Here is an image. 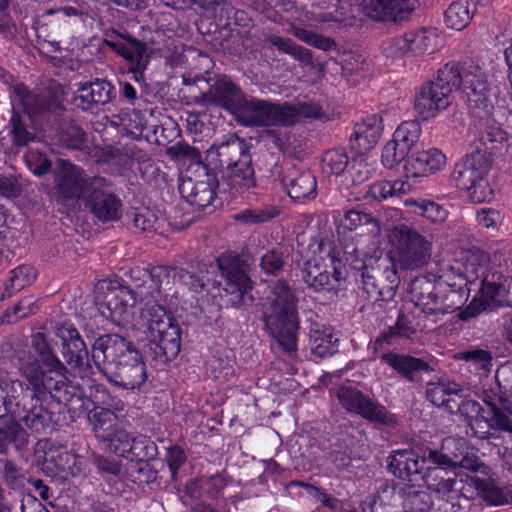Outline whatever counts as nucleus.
<instances>
[{
	"label": "nucleus",
	"instance_id": "nucleus-11",
	"mask_svg": "<svg viewBox=\"0 0 512 512\" xmlns=\"http://www.w3.org/2000/svg\"><path fill=\"white\" fill-rule=\"evenodd\" d=\"M336 396L348 412L355 413L372 423L389 428H394L398 425V418L395 414L352 386H341L337 390Z\"/></svg>",
	"mask_w": 512,
	"mask_h": 512
},
{
	"label": "nucleus",
	"instance_id": "nucleus-48",
	"mask_svg": "<svg viewBox=\"0 0 512 512\" xmlns=\"http://www.w3.org/2000/svg\"><path fill=\"white\" fill-rule=\"evenodd\" d=\"M342 223L344 227L349 230H355L361 226H368L369 233L374 235L379 234L381 231L379 220L371 213L362 210H345Z\"/></svg>",
	"mask_w": 512,
	"mask_h": 512
},
{
	"label": "nucleus",
	"instance_id": "nucleus-9",
	"mask_svg": "<svg viewBox=\"0 0 512 512\" xmlns=\"http://www.w3.org/2000/svg\"><path fill=\"white\" fill-rule=\"evenodd\" d=\"M101 284L97 289L95 303L100 314L111 320L114 324L121 325L128 321L131 308L142 298L144 293H135L133 289L119 283Z\"/></svg>",
	"mask_w": 512,
	"mask_h": 512
},
{
	"label": "nucleus",
	"instance_id": "nucleus-26",
	"mask_svg": "<svg viewBox=\"0 0 512 512\" xmlns=\"http://www.w3.org/2000/svg\"><path fill=\"white\" fill-rule=\"evenodd\" d=\"M281 184L295 201L312 200L317 195L316 177L309 170L292 166L281 177Z\"/></svg>",
	"mask_w": 512,
	"mask_h": 512
},
{
	"label": "nucleus",
	"instance_id": "nucleus-29",
	"mask_svg": "<svg viewBox=\"0 0 512 512\" xmlns=\"http://www.w3.org/2000/svg\"><path fill=\"white\" fill-rule=\"evenodd\" d=\"M464 481L450 474L440 485L433 490L437 495V512H458L463 507V502L468 501L464 494Z\"/></svg>",
	"mask_w": 512,
	"mask_h": 512
},
{
	"label": "nucleus",
	"instance_id": "nucleus-39",
	"mask_svg": "<svg viewBox=\"0 0 512 512\" xmlns=\"http://www.w3.org/2000/svg\"><path fill=\"white\" fill-rule=\"evenodd\" d=\"M158 296L156 295V298ZM150 304L146 303V307L141 311V319L146 326L145 332H153L156 331V327L159 329H169L170 326L177 325L178 323L173 318V316L166 311V309L156 303Z\"/></svg>",
	"mask_w": 512,
	"mask_h": 512
},
{
	"label": "nucleus",
	"instance_id": "nucleus-37",
	"mask_svg": "<svg viewBox=\"0 0 512 512\" xmlns=\"http://www.w3.org/2000/svg\"><path fill=\"white\" fill-rule=\"evenodd\" d=\"M491 416L485 421L491 429H511L512 402L505 396L493 393V400H487Z\"/></svg>",
	"mask_w": 512,
	"mask_h": 512
},
{
	"label": "nucleus",
	"instance_id": "nucleus-56",
	"mask_svg": "<svg viewBox=\"0 0 512 512\" xmlns=\"http://www.w3.org/2000/svg\"><path fill=\"white\" fill-rule=\"evenodd\" d=\"M149 461H137L130 465L128 475L134 483L143 485L156 481L158 471L151 466Z\"/></svg>",
	"mask_w": 512,
	"mask_h": 512
},
{
	"label": "nucleus",
	"instance_id": "nucleus-63",
	"mask_svg": "<svg viewBox=\"0 0 512 512\" xmlns=\"http://www.w3.org/2000/svg\"><path fill=\"white\" fill-rule=\"evenodd\" d=\"M504 217L502 213L491 207H483L476 211V221L483 228L497 231Z\"/></svg>",
	"mask_w": 512,
	"mask_h": 512
},
{
	"label": "nucleus",
	"instance_id": "nucleus-10",
	"mask_svg": "<svg viewBox=\"0 0 512 512\" xmlns=\"http://www.w3.org/2000/svg\"><path fill=\"white\" fill-rule=\"evenodd\" d=\"M104 43L128 63V72L132 79L141 82L150 62L147 44L127 31L108 30L104 33Z\"/></svg>",
	"mask_w": 512,
	"mask_h": 512
},
{
	"label": "nucleus",
	"instance_id": "nucleus-36",
	"mask_svg": "<svg viewBox=\"0 0 512 512\" xmlns=\"http://www.w3.org/2000/svg\"><path fill=\"white\" fill-rule=\"evenodd\" d=\"M309 345L312 354L324 358L337 351L338 338L331 328L314 324L309 332Z\"/></svg>",
	"mask_w": 512,
	"mask_h": 512
},
{
	"label": "nucleus",
	"instance_id": "nucleus-21",
	"mask_svg": "<svg viewBox=\"0 0 512 512\" xmlns=\"http://www.w3.org/2000/svg\"><path fill=\"white\" fill-rule=\"evenodd\" d=\"M91 192L85 207L102 222L116 221L122 215V203L110 190L109 182L103 177H92Z\"/></svg>",
	"mask_w": 512,
	"mask_h": 512
},
{
	"label": "nucleus",
	"instance_id": "nucleus-1",
	"mask_svg": "<svg viewBox=\"0 0 512 512\" xmlns=\"http://www.w3.org/2000/svg\"><path fill=\"white\" fill-rule=\"evenodd\" d=\"M298 303L295 289L287 281L278 279L270 286V294L261 307L264 330L289 357H295L298 351Z\"/></svg>",
	"mask_w": 512,
	"mask_h": 512
},
{
	"label": "nucleus",
	"instance_id": "nucleus-44",
	"mask_svg": "<svg viewBox=\"0 0 512 512\" xmlns=\"http://www.w3.org/2000/svg\"><path fill=\"white\" fill-rule=\"evenodd\" d=\"M88 420L96 437L104 441L116 428L117 416L111 410L94 408L88 413Z\"/></svg>",
	"mask_w": 512,
	"mask_h": 512
},
{
	"label": "nucleus",
	"instance_id": "nucleus-62",
	"mask_svg": "<svg viewBox=\"0 0 512 512\" xmlns=\"http://www.w3.org/2000/svg\"><path fill=\"white\" fill-rule=\"evenodd\" d=\"M2 466L0 475L4 483L11 489H18L23 485V476L20 468L9 459H0Z\"/></svg>",
	"mask_w": 512,
	"mask_h": 512
},
{
	"label": "nucleus",
	"instance_id": "nucleus-27",
	"mask_svg": "<svg viewBox=\"0 0 512 512\" xmlns=\"http://www.w3.org/2000/svg\"><path fill=\"white\" fill-rule=\"evenodd\" d=\"M380 358L399 376L411 383L421 382L424 374L433 371L428 362L409 354L387 352L383 353Z\"/></svg>",
	"mask_w": 512,
	"mask_h": 512
},
{
	"label": "nucleus",
	"instance_id": "nucleus-16",
	"mask_svg": "<svg viewBox=\"0 0 512 512\" xmlns=\"http://www.w3.org/2000/svg\"><path fill=\"white\" fill-rule=\"evenodd\" d=\"M55 334L61 340V354L65 363L81 378L94 374L89 351L79 331L72 324L63 323L55 326Z\"/></svg>",
	"mask_w": 512,
	"mask_h": 512
},
{
	"label": "nucleus",
	"instance_id": "nucleus-14",
	"mask_svg": "<svg viewBox=\"0 0 512 512\" xmlns=\"http://www.w3.org/2000/svg\"><path fill=\"white\" fill-rule=\"evenodd\" d=\"M47 397L25 396L24 389L17 398L12 414L20 424L34 434H48L54 429L56 423L55 413L44 406Z\"/></svg>",
	"mask_w": 512,
	"mask_h": 512
},
{
	"label": "nucleus",
	"instance_id": "nucleus-20",
	"mask_svg": "<svg viewBox=\"0 0 512 512\" xmlns=\"http://www.w3.org/2000/svg\"><path fill=\"white\" fill-rule=\"evenodd\" d=\"M244 94L230 77L218 75L210 80L207 91L194 97V102L201 106L221 107L234 115Z\"/></svg>",
	"mask_w": 512,
	"mask_h": 512
},
{
	"label": "nucleus",
	"instance_id": "nucleus-38",
	"mask_svg": "<svg viewBox=\"0 0 512 512\" xmlns=\"http://www.w3.org/2000/svg\"><path fill=\"white\" fill-rule=\"evenodd\" d=\"M28 440L26 429L17 419L11 417L3 427H0V454L8 453V444H12L17 451H23L27 448Z\"/></svg>",
	"mask_w": 512,
	"mask_h": 512
},
{
	"label": "nucleus",
	"instance_id": "nucleus-30",
	"mask_svg": "<svg viewBox=\"0 0 512 512\" xmlns=\"http://www.w3.org/2000/svg\"><path fill=\"white\" fill-rule=\"evenodd\" d=\"M383 131L382 117L379 114L367 116L356 123L350 137V145L357 153L372 149L380 140Z\"/></svg>",
	"mask_w": 512,
	"mask_h": 512
},
{
	"label": "nucleus",
	"instance_id": "nucleus-42",
	"mask_svg": "<svg viewBox=\"0 0 512 512\" xmlns=\"http://www.w3.org/2000/svg\"><path fill=\"white\" fill-rule=\"evenodd\" d=\"M507 140L508 135L500 126L488 124L480 133L478 145L474 152H482L492 158V154L501 149Z\"/></svg>",
	"mask_w": 512,
	"mask_h": 512
},
{
	"label": "nucleus",
	"instance_id": "nucleus-54",
	"mask_svg": "<svg viewBox=\"0 0 512 512\" xmlns=\"http://www.w3.org/2000/svg\"><path fill=\"white\" fill-rule=\"evenodd\" d=\"M134 436L126 430L116 427L110 437L105 439L103 442L106 443V447L110 452L114 454L128 458V452L131 450V444Z\"/></svg>",
	"mask_w": 512,
	"mask_h": 512
},
{
	"label": "nucleus",
	"instance_id": "nucleus-2",
	"mask_svg": "<svg viewBox=\"0 0 512 512\" xmlns=\"http://www.w3.org/2000/svg\"><path fill=\"white\" fill-rule=\"evenodd\" d=\"M207 155L211 159H217L221 168V177L217 182L219 193L230 196L255 194L257 181L245 139L230 134L224 141L213 144Z\"/></svg>",
	"mask_w": 512,
	"mask_h": 512
},
{
	"label": "nucleus",
	"instance_id": "nucleus-61",
	"mask_svg": "<svg viewBox=\"0 0 512 512\" xmlns=\"http://www.w3.org/2000/svg\"><path fill=\"white\" fill-rule=\"evenodd\" d=\"M446 467L433 463L425 464L420 480L425 483L429 490L433 491L440 485V482H443L451 474L445 469Z\"/></svg>",
	"mask_w": 512,
	"mask_h": 512
},
{
	"label": "nucleus",
	"instance_id": "nucleus-58",
	"mask_svg": "<svg viewBox=\"0 0 512 512\" xmlns=\"http://www.w3.org/2000/svg\"><path fill=\"white\" fill-rule=\"evenodd\" d=\"M60 141L68 149L85 150L87 148V134L78 125H69L60 134Z\"/></svg>",
	"mask_w": 512,
	"mask_h": 512
},
{
	"label": "nucleus",
	"instance_id": "nucleus-34",
	"mask_svg": "<svg viewBox=\"0 0 512 512\" xmlns=\"http://www.w3.org/2000/svg\"><path fill=\"white\" fill-rule=\"evenodd\" d=\"M445 163L446 157L440 150L430 149L410 155L405 169L412 177H419L440 171Z\"/></svg>",
	"mask_w": 512,
	"mask_h": 512
},
{
	"label": "nucleus",
	"instance_id": "nucleus-25",
	"mask_svg": "<svg viewBox=\"0 0 512 512\" xmlns=\"http://www.w3.org/2000/svg\"><path fill=\"white\" fill-rule=\"evenodd\" d=\"M431 448L421 450V454L414 450H397L393 451L388 457V470L397 478L417 484L420 481L423 466L433 463L431 460L425 459L424 453Z\"/></svg>",
	"mask_w": 512,
	"mask_h": 512
},
{
	"label": "nucleus",
	"instance_id": "nucleus-33",
	"mask_svg": "<svg viewBox=\"0 0 512 512\" xmlns=\"http://www.w3.org/2000/svg\"><path fill=\"white\" fill-rule=\"evenodd\" d=\"M218 179L214 175L207 174V179L193 182L192 179L184 181L179 186L181 195L191 205L203 209L212 204L215 196Z\"/></svg>",
	"mask_w": 512,
	"mask_h": 512
},
{
	"label": "nucleus",
	"instance_id": "nucleus-23",
	"mask_svg": "<svg viewBox=\"0 0 512 512\" xmlns=\"http://www.w3.org/2000/svg\"><path fill=\"white\" fill-rule=\"evenodd\" d=\"M105 378L113 385L126 389H139L147 380L146 365L135 349L114 366L104 368Z\"/></svg>",
	"mask_w": 512,
	"mask_h": 512
},
{
	"label": "nucleus",
	"instance_id": "nucleus-13",
	"mask_svg": "<svg viewBox=\"0 0 512 512\" xmlns=\"http://www.w3.org/2000/svg\"><path fill=\"white\" fill-rule=\"evenodd\" d=\"M92 177H86L84 171L70 162L62 161L56 179L55 199L58 204L75 208L80 200L84 203L91 192Z\"/></svg>",
	"mask_w": 512,
	"mask_h": 512
},
{
	"label": "nucleus",
	"instance_id": "nucleus-8",
	"mask_svg": "<svg viewBox=\"0 0 512 512\" xmlns=\"http://www.w3.org/2000/svg\"><path fill=\"white\" fill-rule=\"evenodd\" d=\"M19 372L27 381L24 384L25 396L47 397L48 395L58 403L67 404L74 397L75 387L70 384L66 376L54 377L44 371L38 359L29 357L19 366Z\"/></svg>",
	"mask_w": 512,
	"mask_h": 512
},
{
	"label": "nucleus",
	"instance_id": "nucleus-15",
	"mask_svg": "<svg viewBox=\"0 0 512 512\" xmlns=\"http://www.w3.org/2000/svg\"><path fill=\"white\" fill-rule=\"evenodd\" d=\"M393 264L388 257H370L357 269L356 280L360 282L361 289L369 296L377 300L382 296L380 282H387L390 289L397 287L400 275L393 269Z\"/></svg>",
	"mask_w": 512,
	"mask_h": 512
},
{
	"label": "nucleus",
	"instance_id": "nucleus-47",
	"mask_svg": "<svg viewBox=\"0 0 512 512\" xmlns=\"http://www.w3.org/2000/svg\"><path fill=\"white\" fill-rule=\"evenodd\" d=\"M10 277L5 283L3 298L11 297L15 292L22 290L36 279V271L30 265H20L10 272Z\"/></svg>",
	"mask_w": 512,
	"mask_h": 512
},
{
	"label": "nucleus",
	"instance_id": "nucleus-52",
	"mask_svg": "<svg viewBox=\"0 0 512 512\" xmlns=\"http://www.w3.org/2000/svg\"><path fill=\"white\" fill-rule=\"evenodd\" d=\"M389 4L381 22L385 24H402L408 21L414 11V4L411 0H393Z\"/></svg>",
	"mask_w": 512,
	"mask_h": 512
},
{
	"label": "nucleus",
	"instance_id": "nucleus-43",
	"mask_svg": "<svg viewBox=\"0 0 512 512\" xmlns=\"http://www.w3.org/2000/svg\"><path fill=\"white\" fill-rule=\"evenodd\" d=\"M373 168L369 165L365 152L357 153L344 173V183L348 187H357L364 184L372 176Z\"/></svg>",
	"mask_w": 512,
	"mask_h": 512
},
{
	"label": "nucleus",
	"instance_id": "nucleus-24",
	"mask_svg": "<svg viewBox=\"0 0 512 512\" xmlns=\"http://www.w3.org/2000/svg\"><path fill=\"white\" fill-rule=\"evenodd\" d=\"M462 92L471 109L488 111L492 106L489 98V87L485 73L478 65H460Z\"/></svg>",
	"mask_w": 512,
	"mask_h": 512
},
{
	"label": "nucleus",
	"instance_id": "nucleus-51",
	"mask_svg": "<svg viewBox=\"0 0 512 512\" xmlns=\"http://www.w3.org/2000/svg\"><path fill=\"white\" fill-rule=\"evenodd\" d=\"M128 458L132 462L155 459L158 454L157 445L147 436H134Z\"/></svg>",
	"mask_w": 512,
	"mask_h": 512
},
{
	"label": "nucleus",
	"instance_id": "nucleus-31",
	"mask_svg": "<svg viewBox=\"0 0 512 512\" xmlns=\"http://www.w3.org/2000/svg\"><path fill=\"white\" fill-rule=\"evenodd\" d=\"M172 268L169 266H155L151 270L146 269H133L131 271V279L134 283L135 293L142 291L144 296L139 298L143 300L150 295L151 298L156 300V295H161V284L164 279L170 277Z\"/></svg>",
	"mask_w": 512,
	"mask_h": 512
},
{
	"label": "nucleus",
	"instance_id": "nucleus-35",
	"mask_svg": "<svg viewBox=\"0 0 512 512\" xmlns=\"http://www.w3.org/2000/svg\"><path fill=\"white\" fill-rule=\"evenodd\" d=\"M282 126H293L302 119L326 120L321 106L311 102L283 103Z\"/></svg>",
	"mask_w": 512,
	"mask_h": 512
},
{
	"label": "nucleus",
	"instance_id": "nucleus-19",
	"mask_svg": "<svg viewBox=\"0 0 512 512\" xmlns=\"http://www.w3.org/2000/svg\"><path fill=\"white\" fill-rule=\"evenodd\" d=\"M146 339L142 345V351L146 358L157 364H166L174 360L181 348V328L179 324L170 326L169 329H159L145 332Z\"/></svg>",
	"mask_w": 512,
	"mask_h": 512
},
{
	"label": "nucleus",
	"instance_id": "nucleus-3",
	"mask_svg": "<svg viewBox=\"0 0 512 512\" xmlns=\"http://www.w3.org/2000/svg\"><path fill=\"white\" fill-rule=\"evenodd\" d=\"M460 64L448 62L433 80L422 84L415 94L414 109L423 120H428L447 109L453 101V91L460 88Z\"/></svg>",
	"mask_w": 512,
	"mask_h": 512
},
{
	"label": "nucleus",
	"instance_id": "nucleus-7",
	"mask_svg": "<svg viewBox=\"0 0 512 512\" xmlns=\"http://www.w3.org/2000/svg\"><path fill=\"white\" fill-rule=\"evenodd\" d=\"M492 158L482 152H471L457 162L451 174L455 186L467 193L473 203L490 201L493 190L488 181Z\"/></svg>",
	"mask_w": 512,
	"mask_h": 512
},
{
	"label": "nucleus",
	"instance_id": "nucleus-17",
	"mask_svg": "<svg viewBox=\"0 0 512 512\" xmlns=\"http://www.w3.org/2000/svg\"><path fill=\"white\" fill-rule=\"evenodd\" d=\"M283 103L277 104L244 94L234 117L246 127L282 126Z\"/></svg>",
	"mask_w": 512,
	"mask_h": 512
},
{
	"label": "nucleus",
	"instance_id": "nucleus-50",
	"mask_svg": "<svg viewBox=\"0 0 512 512\" xmlns=\"http://www.w3.org/2000/svg\"><path fill=\"white\" fill-rule=\"evenodd\" d=\"M454 391L458 390V383L448 378H439L436 382H429L426 386V399L434 406L441 408L445 400Z\"/></svg>",
	"mask_w": 512,
	"mask_h": 512
},
{
	"label": "nucleus",
	"instance_id": "nucleus-60",
	"mask_svg": "<svg viewBox=\"0 0 512 512\" xmlns=\"http://www.w3.org/2000/svg\"><path fill=\"white\" fill-rule=\"evenodd\" d=\"M37 309L38 307L35 305L32 298H23L11 309H7L5 311L3 321L7 323H15L35 313Z\"/></svg>",
	"mask_w": 512,
	"mask_h": 512
},
{
	"label": "nucleus",
	"instance_id": "nucleus-28",
	"mask_svg": "<svg viewBox=\"0 0 512 512\" xmlns=\"http://www.w3.org/2000/svg\"><path fill=\"white\" fill-rule=\"evenodd\" d=\"M441 281L434 283L426 277L414 279L410 285L411 300L423 313L437 315L440 313Z\"/></svg>",
	"mask_w": 512,
	"mask_h": 512
},
{
	"label": "nucleus",
	"instance_id": "nucleus-4",
	"mask_svg": "<svg viewBox=\"0 0 512 512\" xmlns=\"http://www.w3.org/2000/svg\"><path fill=\"white\" fill-rule=\"evenodd\" d=\"M319 250L326 253V257L305 261L301 269V279L307 288L315 293L337 294L341 281L345 279L341 251L333 246L332 242H321Z\"/></svg>",
	"mask_w": 512,
	"mask_h": 512
},
{
	"label": "nucleus",
	"instance_id": "nucleus-41",
	"mask_svg": "<svg viewBox=\"0 0 512 512\" xmlns=\"http://www.w3.org/2000/svg\"><path fill=\"white\" fill-rule=\"evenodd\" d=\"M409 52L412 55L433 53L438 46V36L432 29H421L405 33Z\"/></svg>",
	"mask_w": 512,
	"mask_h": 512
},
{
	"label": "nucleus",
	"instance_id": "nucleus-32",
	"mask_svg": "<svg viewBox=\"0 0 512 512\" xmlns=\"http://www.w3.org/2000/svg\"><path fill=\"white\" fill-rule=\"evenodd\" d=\"M115 96L114 86L103 79L81 83L77 89L75 101L83 110H89L94 105H105Z\"/></svg>",
	"mask_w": 512,
	"mask_h": 512
},
{
	"label": "nucleus",
	"instance_id": "nucleus-12",
	"mask_svg": "<svg viewBox=\"0 0 512 512\" xmlns=\"http://www.w3.org/2000/svg\"><path fill=\"white\" fill-rule=\"evenodd\" d=\"M488 256L485 254H471L467 259L465 265V274H459L456 280L452 283L441 281V299H440V313H452L460 309L468 300L469 288L468 283L472 284L477 280L481 281V277H476V273L469 271L471 268H478V265H486Z\"/></svg>",
	"mask_w": 512,
	"mask_h": 512
},
{
	"label": "nucleus",
	"instance_id": "nucleus-18",
	"mask_svg": "<svg viewBox=\"0 0 512 512\" xmlns=\"http://www.w3.org/2000/svg\"><path fill=\"white\" fill-rule=\"evenodd\" d=\"M465 450L467 448L462 440L446 438L442 443L441 451L428 450L424 453L423 458L433 461V464L461 467L472 472L485 473L487 467L480 458Z\"/></svg>",
	"mask_w": 512,
	"mask_h": 512
},
{
	"label": "nucleus",
	"instance_id": "nucleus-64",
	"mask_svg": "<svg viewBox=\"0 0 512 512\" xmlns=\"http://www.w3.org/2000/svg\"><path fill=\"white\" fill-rule=\"evenodd\" d=\"M406 152L392 139L382 150V163L386 168L392 169L401 161L408 159Z\"/></svg>",
	"mask_w": 512,
	"mask_h": 512
},
{
	"label": "nucleus",
	"instance_id": "nucleus-40",
	"mask_svg": "<svg viewBox=\"0 0 512 512\" xmlns=\"http://www.w3.org/2000/svg\"><path fill=\"white\" fill-rule=\"evenodd\" d=\"M476 5L470 0H458L453 2L445 11L446 25L455 30H463L470 23Z\"/></svg>",
	"mask_w": 512,
	"mask_h": 512
},
{
	"label": "nucleus",
	"instance_id": "nucleus-5",
	"mask_svg": "<svg viewBox=\"0 0 512 512\" xmlns=\"http://www.w3.org/2000/svg\"><path fill=\"white\" fill-rule=\"evenodd\" d=\"M392 249L384 255L399 275L403 270H414L425 265L431 256V243L417 229L400 224L390 233Z\"/></svg>",
	"mask_w": 512,
	"mask_h": 512
},
{
	"label": "nucleus",
	"instance_id": "nucleus-57",
	"mask_svg": "<svg viewBox=\"0 0 512 512\" xmlns=\"http://www.w3.org/2000/svg\"><path fill=\"white\" fill-rule=\"evenodd\" d=\"M9 123L11 125L10 133L12 136V142L15 146L23 147L34 140L35 136L33 133L28 131L27 126L19 112L13 110Z\"/></svg>",
	"mask_w": 512,
	"mask_h": 512
},
{
	"label": "nucleus",
	"instance_id": "nucleus-53",
	"mask_svg": "<svg viewBox=\"0 0 512 512\" xmlns=\"http://www.w3.org/2000/svg\"><path fill=\"white\" fill-rule=\"evenodd\" d=\"M350 161L344 149L328 150L322 157L323 170L327 173L339 176L346 172Z\"/></svg>",
	"mask_w": 512,
	"mask_h": 512
},
{
	"label": "nucleus",
	"instance_id": "nucleus-59",
	"mask_svg": "<svg viewBox=\"0 0 512 512\" xmlns=\"http://www.w3.org/2000/svg\"><path fill=\"white\" fill-rule=\"evenodd\" d=\"M283 254L275 249L266 251L259 258V268L267 276H278L284 268Z\"/></svg>",
	"mask_w": 512,
	"mask_h": 512
},
{
	"label": "nucleus",
	"instance_id": "nucleus-45",
	"mask_svg": "<svg viewBox=\"0 0 512 512\" xmlns=\"http://www.w3.org/2000/svg\"><path fill=\"white\" fill-rule=\"evenodd\" d=\"M23 108L31 117L52 113L59 115L64 110L62 104L56 98L36 94L26 98Z\"/></svg>",
	"mask_w": 512,
	"mask_h": 512
},
{
	"label": "nucleus",
	"instance_id": "nucleus-55",
	"mask_svg": "<svg viewBox=\"0 0 512 512\" xmlns=\"http://www.w3.org/2000/svg\"><path fill=\"white\" fill-rule=\"evenodd\" d=\"M408 205H415L420 215L434 223H442L446 220L448 212L441 205L428 200H406Z\"/></svg>",
	"mask_w": 512,
	"mask_h": 512
},
{
	"label": "nucleus",
	"instance_id": "nucleus-6",
	"mask_svg": "<svg viewBox=\"0 0 512 512\" xmlns=\"http://www.w3.org/2000/svg\"><path fill=\"white\" fill-rule=\"evenodd\" d=\"M223 277L221 298L227 306L245 309L253 305L254 283L248 276L249 263L238 255L223 254L217 259Z\"/></svg>",
	"mask_w": 512,
	"mask_h": 512
},
{
	"label": "nucleus",
	"instance_id": "nucleus-49",
	"mask_svg": "<svg viewBox=\"0 0 512 512\" xmlns=\"http://www.w3.org/2000/svg\"><path fill=\"white\" fill-rule=\"evenodd\" d=\"M24 384L20 380L0 382V418L11 416L17 398L22 394Z\"/></svg>",
	"mask_w": 512,
	"mask_h": 512
},
{
	"label": "nucleus",
	"instance_id": "nucleus-22",
	"mask_svg": "<svg viewBox=\"0 0 512 512\" xmlns=\"http://www.w3.org/2000/svg\"><path fill=\"white\" fill-rule=\"evenodd\" d=\"M135 349L132 341L119 334H103L92 344L91 358L98 371L104 374V368L116 365Z\"/></svg>",
	"mask_w": 512,
	"mask_h": 512
},
{
	"label": "nucleus",
	"instance_id": "nucleus-46",
	"mask_svg": "<svg viewBox=\"0 0 512 512\" xmlns=\"http://www.w3.org/2000/svg\"><path fill=\"white\" fill-rule=\"evenodd\" d=\"M421 131V125L418 121H404L394 132L393 140L410 156L409 153L419 141Z\"/></svg>",
	"mask_w": 512,
	"mask_h": 512
}]
</instances>
